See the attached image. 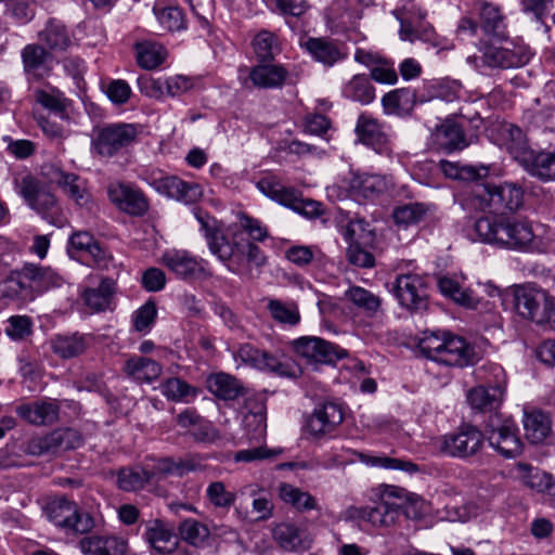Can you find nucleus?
<instances>
[{
	"label": "nucleus",
	"mask_w": 555,
	"mask_h": 555,
	"mask_svg": "<svg viewBox=\"0 0 555 555\" xmlns=\"http://www.w3.org/2000/svg\"><path fill=\"white\" fill-rule=\"evenodd\" d=\"M273 538L285 551H297L301 545L299 529L292 524L276 525L273 529Z\"/></svg>",
	"instance_id": "57"
},
{
	"label": "nucleus",
	"mask_w": 555,
	"mask_h": 555,
	"mask_svg": "<svg viewBox=\"0 0 555 555\" xmlns=\"http://www.w3.org/2000/svg\"><path fill=\"white\" fill-rule=\"evenodd\" d=\"M481 27L487 34H496L503 25V15L499 7L492 3H482L480 9Z\"/></svg>",
	"instance_id": "61"
},
{
	"label": "nucleus",
	"mask_w": 555,
	"mask_h": 555,
	"mask_svg": "<svg viewBox=\"0 0 555 555\" xmlns=\"http://www.w3.org/2000/svg\"><path fill=\"white\" fill-rule=\"evenodd\" d=\"M526 438L534 444L543 442L552 431V421L542 411H532L524 415Z\"/></svg>",
	"instance_id": "41"
},
{
	"label": "nucleus",
	"mask_w": 555,
	"mask_h": 555,
	"mask_svg": "<svg viewBox=\"0 0 555 555\" xmlns=\"http://www.w3.org/2000/svg\"><path fill=\"white\" fill-rule=\"evenodd\" d=\"M151 481L149 470L140 467H125L117 474V485L124 491H138Z\"/></svg>",
	"instance_id": "51"
},
{
	"label": "nucleus",
	"mask_w": 555,
	"mask_h": 555,
	"mask_svg": "<svg viewBox=\"0 0 555 555\" xmlns=\"http://www.w3.org/2000/svg\"><path fill=\"white\" fill-rule=\"evenodd\" d=\"M485 435L472 425H463L457 431L440 436L436 441L439 453L466 460L476 455L482 448Z\"/></svg>",
	"instance_id": "10"
},
{
	"label": "nucleus",
	"mask_w": 555,
	"mask_h": 555,
	"mask_svg": "<svg viewBox=\"0 0 555 555\" xmlns=\"http://www.w3.org/2000/svg\"><path fill=\"white\" fill-rule=\"evenodd\" d=\"M417 94L411 88H398L384 94L382 105L387 115L410 116L416 105Z\"/></svg>",
	"instance_id": "31"
},
{
	"label": "nucleus",
	"mask_w": 555,
	"mask_h": 555,
	"mask_svg": "<svg viewBox=\"0 0 555 555\" xmlns=\"http://www.w3.org/2000/svg\"><path fill=\"white\" fill-rule=\"evenodd\" d=\"M440 167L447 177L463 181H477L482 176L487 175L485 167L476 168L474 166L459 165L448 160H441Z\"/></svg>",
	"instance_id": "55"
},
{
	"label": "nucleus",
	"mask_w": 555,
	"mask_h": 555,
	"mask_svg": "<svg viewBox=\"0 0 555 555\" xmlns=\"http://www.w3.org/2000/svg\"><path fill=\"white\" fill-rule=\"evenodd\" d=\"M60 409L56 400L47 398L17 406L16 413L31 425L48 426L59 421Z\"/></svg>",
	"instance_id": "22"
},
{
	"label": "nucleus",
	"mask_w": 555,
	"mask_h": 555,
	"mask_svg": "<svg viewBox=\"0 0 555 555\" xmlns=\"http://www.w3.org/2000/svg\"><path fill=\"white\" fill-rule=\"evenodd\" d=\"M486 436L489 444L504 457H515L521 453L518 428L512 420L491 415L486 425Z\"/></svg>",
	"instance_id": "14"
},
{
	"label": "nucleus",
	"mask_w": 555,
	"mask_h": 555,
	"mask_svg": "<svg viewBox=\"0 0 555 555\" xmlns=\"http://www.w3.org/2000/svg\"><path fill=\"white\" fill-rule=\"evenodd\" d=\"M344 421L341 405L335 402H323L317 405L307 417L305 429L315 439L333 435Z\"/></svg>",
	"instance_id": "16"
},
{
	"label": "nucleus",
	"mask_w": 555,
	"mask_h": 555,
	"mask_svg": "<svg viewBox=\"0 0 555 555\" xmlns=\"http://www.w3.org/2000/svg\"><path fill=\"white\" fill-rule=\"evenodd\" d=\"M157 317L156 305L153 300H147L133 314V328L137 332H149Z\"/></svg>",
	"instance_id": "62"
},
{
	"label": "nucleus",
	"mask_w": 555,
	"mask_h": 555,
	"mask_svg": "<svg viewBox=\"0 0 555 555\" xmlns=\"http://www.w3.org/2000/svg\"><path fill=\"white\" fill-rule=\"evenodd\" d=\"M288 76V70L281 64L259 62L249 73L253 85L260 89L281 88Z\"/></svg>",
	"instance_id": "32"
},
{
	"label": "nucleus",
	"mask_w": 555,
	"mask_h": 555,
	"mask_svg": "<svg viewBox=\"0 0 555 555\" xmlns=\"http://www.w3.org/2000/svg\"><path fill=\"white\" fill-rule=\"evenodd\" d=\"M137 63L144 69H154L163 64L167 56L166 48L153 40H142L134 43Z\"/></svg>",
	"instance_id": "40"
},
{
	"label": "nucleus",
	"mask_w": 555,
	"mask_h": 555,
	"mask_svg": "<svg viewBox=\"0 0 555 555\" xmlns=\"http://www.w3.org/2000/svg\"><path fill=\"white\" fill-rule=\"evenodd\" d=\"M34 96L37 103H39L42 107L49 109L55 116H60L61 119H66V102L67 100L56 89H51V91L37 89L34 92Z\"/></svg>",
	"instance_id": "53"
},
{
	"label": "nucleus",
	"mask_w": 555,
	"mask_h": 555,
	"mask_svg": "<svg viewBox=\"0 0 555 555\" xmlns=\"http://www.w3.org/2000/svg\"><path fill=\"white\" fill-rule=\"evenodd\" d=\"M78 546L85 555H126L128 550L127 541L116 535H88Z\"/></svg>",
	"instance_id": "28"
},
{
	"label": "nucleus",
	"mask_w": 555,
	"mask_h": 555,
	"mask_svg": "<svg viewBox=\"0 0 555 555\" xmlns=\"http://www.w3.org/2000/svg\"><path fill=\"white\" fill-rule=\"evenodd\" d=\"M268 8L283 15L299 17L308 10L306 0H263Z\"/></svg>",
	"instance_id": "63"
},
{
	"label": "nucleus",
	"mask_w": 555,
	"mask_h": 555,
	"mask_svg": "<svg viewBox=\"0 0 555 555\" xmlns=\"http://www.w3.org/2000/svg\"><path fill=\"white\" fill-rule=\"evenodd\" d=\"M392 292L401 307L412 312L428 308L429 295L426 278L416 273L397 275Z\"/></svg>",
	"instance_id": "12"
},
{
	"label": "nucleus",
	"mask_w": 555,
	"mask_h": 555,
	"mask_svg": "<svg viewBox=\"0 0 555 555\" xmlns=\"http://www.w3.org/2000/svg\"><path fill=\"white\" fill-rule=\"evenodd\" d=\"M417 346L424 357L448 366L466 367L479 361L475 346L448 332L425 331Z\"/></svg>",
	"instance_id": "3"
},
{
	"label": "nucleus",
	"mask_w": 555,
	"mask_h": 555,
	"mask_svg": "<svg viewBox=\"0 0 555 555\" xmlns=\"http://www.w3.org/2000/svg\"><path fill=\"white\" fill-rule=\"evenodd\" d=\"M116 282L111 278H103L96 287L86 288L82 293L83 304L93 312L113 311Z\"/></svg>",
	"instance_id": "27"
},
{
	"label": "nucleus",
	"mask_w": 555,
	"mask_h": 555,
	"mask_svg": "<svg viewBox=\"0 0 555 555\" xmlns=\"http://www.w3.org/2000/svg\"><path fill=\"white\" fill-rule=\"evenodd\" d=\"M201 390L178 377H170L163 384L164 396L173 402L189 403L194 400Z\"/></svg>",
	"instance_id": "46"
},
{
	"label": "nucleus",
	"mask_w": 555,
	"mask_h": 555,
	"mask_svg": "<svg viewBox=\"0 0 555 555\" xmlns=\"http://www.w3.org/2000/svg\"><path fill=\"white\" fill-rule=\"evenodd\" d=\"M254 52L258 62H272L281 51L279 39L269 30H260L253 40Z\"/></svg>",
	"instance_id": "49"
},
{
	"label": "nucleus",
	"mask_w": 555,
	"mask_h": 555,
	"mask_svg": "<svg viewBox=\"0 0 555 555\" xmlns=\"http://www.w3.org/2000/svg\"><path fill=\"white\" fill-rule=\"evenodd\" d=\"M38 39L51 53L66 51L72 46L66 26L55 18L47 22L44 28L38 33Z\"/></svg>",
	"instance_id": "35"
},
{
	"label": "nucleus",
	"mask_w": 555,
	"mask_h": 555,
	"mask_svg": "<svg viewBox=\"0 0 555 555\" xmlns=\"http://www.w3.org/2000/svg\"><path fill=\"white\" fill-rule=\"evenodd\" d=\"M379 501L374 506H349L344 517L346 520H363L375 527L392 526L401 514L404 489L396 486L380 485Z\"/></svg>",
	"instance_id": "4"
},
{
	"label": "nucleus",
	"mask_w": 555,
	"mask_h": 555,
	"mask_svg": "<svg viewBox=\"0 0 555 555\" xmlns=\"http://www.w3.org/2000/svg\"><path fill=\"white\" fill-rule=\"evenodd\" d=\"M294 352L308 364L335 365L348 351L318 336H301L291 343Z\"/></svg>",
	"instance_id": "11"
},
{
	"label": "nucleus",
	"mask_w": 555,
	"mask_h": 555,
	"mask_svg": "<svg viewBox=\"0 0 555 555\" xmlns=\"http://www.w3.org/2000/svg\"><path fill=\"white\" fill-rule=\"evenodd\" d=\"M473 193L479 207L488 209L493 216H502L505 210H517L524 202V191L516 183L478 184Z\"/></svg>",
	"instance_id": "8"
},
{
	"label": "nucleus",
	"mask_w": 555,
	"mask_h": 555,
	"mask_svg": "<svg viewBox=\"0 0 555 555\" xmlns=\"http://www.w3.org/2000/svg\"><path fill=\"white\" fill-rule=\"evenodd\" d=\"M107 195L113 204L129 215L143 216L149 209L147 198L132 184L112 182L107 186Z\"/></svg>",
	"instance_id": "19"
},
{
	"label": "nucleus",
	"mask_w": 555,
	"mask_h": 555,
	"mask_svg": "<svg viewBox=\"0 0 555 555\" xmlns=\"http://www.w3.org/2000/svg\"><path fill=\"white\" fill-rule=\"evenodd\" d=\"M180 537L191 545L199 546L208 539V528L192 518H188L180 522L178 527Z\"/></svg>",
	"instance_id": "56"
},
{
	"label": "nucleus",
	"mask_w": 555,
	"mask_h": 555,
	"mask_svg": "<svg viewBox=\"0 0 555 555\" xmlns=\"http://www.w3.org/2000/svg\"><path fill=\"white\" fill-rule=\"evenodd\" d=\"M195 217L205 232L210 251L230 272L244 275L249 267L261 268L267 263L263 250L245 238L242 232H233L229 237L216 228V220L208 214L197 210Z\"/></svg>",
	"instance_id": "1"
},
{
	"label": "nucleus",
	"mask_w": 555,
	"mask_h": 555,
	"mask_svg": "<svg viewBox=\"0 0 555 555\" xmlns=\"http://www.w3.org/2000/svg\"><path fill=\"white\" fill-rule=\"evenodd\" d=\"M206 498L215 506L228 509L234 505L236 494L227 490L222 481L210 482L206 489Z\"/></svg>",
	"instance_id": "60"
},
{
	"label": "nucleus",
	"mask_w": 555,
	"mask_h": 555,
	"mask_svg": "<svg viewBox=\"0 0 555 555\" xmlns=\"http://www.w3.org/2000/svg\"><path fill=\"white\" fill-rule=\"evenodd\" d=\"M257 189L267 197L286 206L294 199V188L285 186L279 178L269 176L257 182Z\"/></svg>",
	"instance_id": "47"
},
{
	"label": "nucleus",
	"mask_w": 555,
	"mask_h": 555,
	"mask_svg": "<svg viewBox=\"0 0 555 555\" xmlns=\"http://www.w3.org/2000/svg\"><path fill=\"white\" fill-rule=\"evenodd\" d=\"M530 59V49L515 43H509L506 47L486 46L481 55V61L486 66L500 69L522 67Z\"/></svg>",
	"instance_id": "17"
},
{
	"label": "nucleus",
	"mask_w": 555,
	"mask_h": 555,
	"mask_svg": "<svg viewBox=\"0 0 555 555\" xmlns=\"http://www.w3.org/2000/svg\"><path fill=\"white\" fill-rule=\"evenodd\" d=\"M354 131L361 143L372 147L380 155L390 156L391 149L388 138L376 119L365 114L360 115Z\"/></svg>",
	"instance_id": "25"
},
{
	"label": "nucleus",
	"mask_w": 555,
	"mask_h": 555,
	"mask_svg": "<svg viewBox=\"0 0 555 555\" xmlns=\"http://www.w3.org/2000/svg\"><path fill=\"white\" fill-rule=\"evenodd\" d=\"M154 185L159 193L185 204L195 203L203 195V190L199 184L183 181L176 176H166L155 179Z\"/></svg>",
	"instance_id": "24"
},
{
	"label": "nucleus",
	"mask_w": 555,
	"mask_h": 555,
	"mask_svg": "<svg viewBox=\"0 0 555 555\" xmlns=\"http://www.w3.org/2000/svg\"><path fill=\"white\" fill-rule=\"evenodd\" d=\"M13 183L16 193L33 210L49 223L62 225V211L55 195L46 189L37 178L25 173L16 176Z\"/></svg>",
	"instance_id": "5"
},
{
	"label": "nucleus",
	"mask_w": 555,
	"mask_h": 555,
	"mask_svg": "<svg viewBox=\"0 0 555 555\" xmlns=\"http://www.w3.org/2000/svg\"><path fill=\"white\" fill-rule=\"evenodd\" d=\"M43 175L55 183L78 206L86 207L91 202L87 180L74 172H66L54 165L43 167Z\"/></svg>",
	"instance_id": "18"
},
{
	"label": "nucleus",
	"mask_w": 555,
	"mask_h": 555,
	"mask_svg": "<svg viewBox=\"0 0 555 555\" xmlns=\"http://www.w3.org/2000/svg\"><path fill=\"white\" fill-rule=\"evenodd\" d=\"M208 390L218 399L223 401H234L240 397L246 396V388L235 376L219 372L210 374L207 377Z\"/></svg>",
	"instance_id": "30"
},
{
	"label": "nucleus",
	"mask_w": 555,
	"mask_h": 555,
	"mask_svg": "<svg viewBox=\"0 0 555 555\" xmlns=\"http://www.w3.org/2000/svg\"><path fill=\"white\" fill-rule=\"evenodd\" d=\"M89 347V337L74 333L69 335H55L51 339L52 351L62 359H72L82 354Z\"/></svg>",
	"instance_id": "37"
},
{
	"label": "nucleus",
	"mask_w": 555,
	"mask_h": 555,
	"mask_svg": "<svg viewBox=\"0 0 555 555\" xmlns=\"http://www.w3.org/2000/svg\"><path fill=\"white\" fill-rule=\"evenodd\" d=\"M433 137L436 149L444 153H452L467 146L463 128L454 121L447 120L438 126Z\"/></svg>",
	"instance_id": "33"
},
{
	"label": "nucleus",
	"mask_w": 555,
	"mask_h": 555,
	"mask_svg": "<svg viewBox=\"0 0 555 555\" xmlns=\"http://www.w3.org/2000/svg\"><path fill=\"white\" fill-rule=\"evenodd\" d=\"M259 371L273 373L281 377L296 378L298 367L291 361H281L275 354L263 350V357Z\"/></svg>",
	"instance_id": "58"
},
{
	"label": "nucleus",
	"mask_w": 555,
	"mask_h": 555,
	"mask_svg": "<svg viewBox=\"0 0 555 555\" xmlns=\"http://www.w3.org/2000/svg\"><path fill=\"white\" fill-rule=\"evenodd\" d=\"M145 541L160 555H168L177 545L173 526L162 519H151L145 524Z\"/></svg>",
	"instance_id": "26"
},
{
	"label": "nucleus",
	"mask_w": 555,
	"mask_h": 555,
	"mask_svg": "<svg viewBox=\"0 0 555 555\" xmlns=\"http://www.w3.org/2000/svg\"><path fill=\"white\" fill-rule=\"evenodd\" d=\"M512 304L521 319L538 325H544L550 319L548 313L555 305V297L535 284L515 285L512 288Z\"/></svg>",
	"instance_id": "6"
},
{
	"label": "nucleus",
	"mask_w": 555,
	"mask_h": 555,
	"mask_svg": "<svg viewBox=\"0 0 555 555\" xmlns=\"http://www.w3.org/2000/svg\"><path fill=\"white\" fill-rule=\"evenodd\" d=\"M271 318L279 324L296 326L300 322V312L297 304L284 302L280 299H270L267 306Z\"/></svg>",
	"instance_id": "48"
},
{
	"label": "nucleus",
	"mask_w": 555,
	"mask_h": 555,
	"mask_svg": "<svg viewBox=\"0 0 555 555\" xmlns=\"http://www.w3.org/2000/svg\"><path fill=\"white\" fill-rule=\"evenodd\" d=\"M370 76L378 83L395 85L398 81L393 63L383 57L371 68Z\"/></svg>",
	"instance_id": "64"
},
{
	"label": "nucleus",
	"mask_w": 555,
	"mask_h": 555,
	"mask_svg": "<svg viewBox=\"0 0 555 555\" xmlns=\"http://www.w3.org/2000/svg\"><path fill=\"white\" fill-rule=\"evenodd\" d=\"M522 167L531 177L542 182L555 181V150L533 151Z\"/></svg>",
	"instance_id": "36"
},
{
	"label": "nucleus",
	"mask_w": 555,
	"mask_h": 555,
	"mask_svg": "<svg viewBox=\"0 0 555 555\" xmlns=\"http://www.w3.org/2000/svg\"><path fill=\"white\" fill-rule=\"evenodd\" d=\"M504 392L505 387L500 383L488 386L479 385L468 390L466 400L474 410L491 412L501 405Z\"/></svg>",
	"instance_id": "29"
},
{
	"label": "nucleus",
	"mask_w": 555,
	"mask_h": 555,
	"mask_svg": "<svg viewBox=\"0 0 555 555\" xmlns=\"http://www.w3.org/2000/svg\"><path fill=\"white\" fill-rule=\"evenodd\" d=\"M363 220H352L346 228L345 240L349 243L346 257L349 263L360 268H373L375 258L369 250L374 241V234L365 227Z\"/></svg>",
	"instance_id": "15"
},
{
	"label": "nucleus",
	"mask_w": 555,
	"mask_h": 555,
	"mask_svg": "<svg viewBox=\"0 0 555 555\" xmlns=\"http://www.w3.org/2000/svg\"><path fill=\"white\" fill-rule=\"evenodd\" d=\"M142 127L138 124L114 122L98 128L91 141L93 151L111 158L126 153L139 141Z\"/></svg>",
	"instance_id": "7"
},
{
	"label": "nucleus",
	"mask_w": 555,
	"mask_h": 555,
	"mask_svg": "<svg viewBox=\"0 0 555 555\" xmlns=\"http://www.w3.org/2000/svg\"><path fill=\"white\" fill-rule=\"evenodd\" d=\"M499 145L520 166L528 163L533 150L529 146L525 132L516 125L504 124L498 130Z\"/></svg>",
	"instance_id": "21"
},
{
	"label": "nucleus",
	"mask_w": 555,
	"mask_h": 555,
	"mask_svg": "<svg viewBox=\"0 0 555 555\" xmlns=\"http://www.w3.org/2000/svg\"><path fill=\"white\" fill-rule=\"evenodd\" d=\"M279 495L284 503L291 505L297 512L306 513L312 509H320L318 501L313 495L291 483H281Z\"/></svg>",
	"instance_id": "42"
},
{
	"label": "nucleus",
	"mask_w": 555,
	"mask_h": 555,
	"mask_svg": "<svg viewBox=\"0 0 555 555\" xmlns=\"http://www.w3.org/2000/svg\"><path fill=\"white\" fill-rule=\"evenodd\" d=\"M162 365L155 360L142 356H132L124 364L125 374L139 384H150L162 374Z\"/></svg>",
	"instance_id": "34"
},
{
	"label": "nucleus",
	"mask_w": 555,
	"mask_h": 555,
	"mask_svg": "<svg viewBox=\"0 0 555 555\" xmlns=\"http://www.w3.org/2000/svg\"><path fill=\"white\" fill-rule=\"evenodd\" d=\"M519 478L522 483L538 492H545L547 494L551 474L534 468L529 464L519 463L517 465Z\"/></svg>",
	"instance_id": "54"
},
{
	"label": "nucleus",
	"mask_w": 555,
	"mask_h": 555,
	"mask_svg": "<svg viewBox=\"0 0 555 555\" xmlns=\"http://www.w3.org/2000/svg\"><path fill=\"white\" fill-rule=\"evenodd\" d=\"M349 452L354 454L360 462H362L363 464H365L367 466L382 467L385 469L403 470L409 474H415V473L420 472L418 465L411 461H405V460L396 459V457H389L386 455H383V456L369 455L363 452L352 451V450H349Z\"/></svg>",
	"instance_id": "44"
},
{
	"label": "nucleus",
	"mask_w": 555,
	"mask_h": 555,
	"mask_svg": "<svg viewBox=\"0 0 555 555\" xmlns=\"http://www.w3.org/2000/svg\"><path fill=\"white\" fill-rule=\"evenodd\" d=\"M23 70L29 80H40L51 72L52 53L39 43H28L21 51Z\"/></svg>",
	"instance_id": "20"
},
{
	"label": "nucleus",
	"mask_w": 555,
	"mask_h": 555,
	"mask_svg": "<svg viewBox=\"0 0 555 555\" xmlns=\"http://www.w3.org/2000/svg\"><path fill=\"white\" fill-rule=\"evenodd\" d=\"M428 209L424 204L410 203L397 207L392 217L397 224L410 225L420 222L427 214Z\"/></svg>",
	"instance_id": "59"
},
{
	"label": "nucleus",
	"mask_w": 555,
	"mask_h": 555,
	"mask_svg": "<svg viewBox=\"0 0 555 555\" xmlns=\"http://www.w3.org/2000/svg\"><path fill=\"white\" fill-rule=\"evenodd\" d=\"M300 46L315 62L326 67H332L347 57L344 46L330 38L309 37Z\"/></svg>",
	"instance_id": "23"
},
{
	"label": "nucleus",
	"mask_w": 555,
	"mask_h": 555,
	"mask_svg": "<svg viewBox=\"0 0 555 555\" xmlns=\"http://www.w3.org/2000/svg\"><path fill=\"white\" fill-rule=\"evenodd\" d=\"M153 13L159 24V29L163 31L173 33L186 27L184 14L177 7L154 5Z\"/></svg>",
	"instance_id": "50"
},
{
	"label": "nucleus",
	"mask_w": 555,
	"mask_h": 555,
	"mask_svg": "<svg viewBox=\"0 0 555 555\" xmlns=\"http://www.w3.org/2000/svg\"><path fill=\"white\" fill-rule=\"evenodd\" d=\"M24 276L30 278L35 286V293L40 294L51 288L61 287L64 279L51 268L41 267L35 263H26Z\"/></svg>",
	"instance_id": "43"
},
{
	"label": "nucleus",
	"mask_w": 555,
	"mask_h": 555,
	"mask_svg": "<svg viewBox=\"0 0 555 555\" xmlns=\"http://www.w3.org/2000/svg\"><path fill=\"white\" fill-rule=\"evenodd\" d=\"M83 437L74 428H57L44 436L31 438L25 451L34 456L55 455L60 452L80 448Z\"/></svg>",
	"instance_id": "13"
},
{
	"label": "nucleus",
	"mask_w": 555,
	"mask_h": 555,
	"mask_svg": "<svg viewBox=\"0 0 555 555\" xmlns=\"http://www.w3.org/2000/svg\"><path fill=\"white\" fill-rule=\"evenodd\" d=\"M350 190L364 198H375L388 189L385 176L354 173L349 183Z\"/></svg>",
	"instance_id": "39"
},
{
	"label": "nucleus",
	"mask_w": 555,
	"mask_h": 555,
	"mask_svg": "<svg viewBox=\"0 0 555 555\" xmlns=\"http://www.w3.org/2000/svg\"><path fill=\"white\" fill-rule=\"evenodd\" d=\"M474 230L481 242L507 249L525 250L534 238L531 223L515 216L481 217Z\"/></svg>",
	"instance_id": "2"
},
{
	"label": "nucleus",
	"mask_w": 555,
	"mask_h": 555,
	"mask_svg": "<svg viewBox=\"0 0 555 555\" xmlns=\"http://www.w3.org/2000/svg\"><path fill=\"white\" fill-rule=\"evenodd\" d=\"M345 296L358 309L370 314L376 313L380 308V298L361 286H351L346 291Z\"/></svg>",
	"instance_id": "52"
},
{
	"label": "nucleus",
	"mask_w": 555,
	"mask_h": 555,
	"mask_svg": "<svg viewBox=\"0 0 555 555\" xmlns=\"http://www.w3.org/2000/svg\"><path fill=\"white\" fill-rule=\"evenodd\" d=\"M164 264L183 279L196 278L203 268L199 262L184 250H172L164 254Z\"/></svg>",
	"instance_id": "38"
},
{
	"label": "nucleus",
	"mask_w": 555,
	"mask_h": 555,
	"mask_svg": "<svg viewBox=\"0 0 555 555\" xmlns=\"http://www.w3.org/2000/svg\"><path fill=\"white\" fill-rule=\"evenodd\" d=\"M343 94L354 102L369 104L375 99V88L366 75H354L344 86Z\"/></svg>",
	"instance_id": "45"
},
{
	"label": "nucleus",
	"mask_w": 555,
	"mask_h": 555,
	"mask_svg": "<svg viewBox=\"0 0 555 555\" xmlns=\"http://www.w3.org/2000/svg\"><path fill=\"white\" fill-rule=\"evenodd\" d=\"M44 513L55 526L75 533L90 532L94 526V518L82 511L78 504L65 496H56L44 506Z\"/></svg>",
	"instance_id": "9"
}]
</instances>
